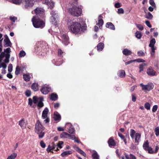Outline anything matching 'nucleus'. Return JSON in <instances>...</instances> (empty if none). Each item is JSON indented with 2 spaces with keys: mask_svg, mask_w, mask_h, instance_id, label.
Instances as JSON below:
<instances>
[{
  "mask_svg": "<svg viewBox=\"0 0 159 159\" xmlns=\"http://www.w3.org/2000/svg\"><path fill=\"white\" fill-rule=\"evenodd\" d=\"M33 26L35 28H43L45 25V22L38 16H34L32 19Z\"/></svg>",
  "mask_w": 159,
  "mask_h": 159,
  "instance_id": "nucleus-1",
  "label": "nucleus"
},
{
  "mask_svg": "<svg viewBox=\"0 0 159 159\" xmlns=\"http://www.w3.org/2000/svg\"><path fill=\"white\" fill-rule=\"evenodd\" d=\"M69 11L71 15L77 17L80 16L82 12L81 8L75 5H74L71 8H69Z\"/></svg>",
  "mask_w": 159,
  "mask_h": 159,
  "instance_id": "nucleus-2",
  "label": "nucleus"
},
{
  "mask_svg": "<svg viewBox=\"0 0 159 159\" xmlns=\"http://www.w3.org/2000/svg\"><path fill=\"white\" fill-rule=\"evenodd\" d=\"M69 30L73 33L77 34L79 32L81 28V24L77 22H72L68 27Z\"/></svg>",
  "mask_w": 159,
  "mask_h": 159,
  "instance_id": "nucleus-3",
  "label": "nucleus"
},
{
  "mask_svg": "<svg viewBox=\"0 0 159 159\" xmlns=\"http://www.w3.org/2000/svg\"><path fill=\"white\" fill-rule=\"evenodd\" d=\"M63 54V52L61 49H58V56L61 58L58 59H54L52 60V62L54 65L56 66H59L61 65L62 63V59L61 57H62V54Z\"/></svg>",
  "mask_w": 159,
  "mask_h": 159,
  "instance_id": "nucleus-4",
  "label": "nucleus"
},
{
  "mask_svg": "<svg viewBox=\"0 0 159 159\" xmlns=\"http://www.w3.org/2000/svg\"><path fill=\"white\" fill-rule=\"evenodd\" d=\"M32 13L33 14H34L37 15L36 16H39L40 17L43 18L45 15L44 10L42 8L37 7L34 11H32Z\"/></svg>",
  "mask_w": 159,
  "mask_h": 159,
  "instance_id": "nucleus-5",
  "label": "nucleus"
},
{
  "mask_svg": "<svg viewBox=\"0 0 159 159\" xmlns=\"http://www.w3.org/2000/svg\"><path fill=\"white\" fill-rule=\"evenodd\" d=\"M140 85L142 87L143 90H146L148 91L152 89L154 87L153 84L152 83H149L146 85H144L143 83L140 84Z\"/></svg>",
  "mask_w": 159,
  "mask_h": 159,
  "instance_id": "nucleus-6",
  "label": "nucleus"
},
{
  "mask_svg": "<svg viewBox=\"0 0 159 159\" xmlns=\"http://www.w3.org/2000/svg\"><path fill=\"white\" fill-rule=\"evenodd\" d=\"M4 52L6 53L5 58L4 60V62L5 64H7L9 62V58H10V53L11 52V49L10 48H8L6 49H4Z\"/></svg>",
  "mask_w": 159,
  "mask_h": 159,
  "instance_id": "nucleus-7",
  "label": "nucleus"
},
{
  "mask_svg": "<svg viewBox=\"0 0 159 159\" xmlns=\"http://www.w3.org/2000/svg\"><path fill=\"white\" fill-rule=\"evenodd\" d=\"M45 128L43 126L39 120H38L35 124V131L36 133H38L39 131H43Z\"/></svg>",
  "mask_w": 159,
  "mask_h": 159,
  "instance_id": "nucleus-8",
  "label": "nucleus"
},
{
  "mask_svg": "<svg viewBox=\"0 0 159 159\" xmlns=\"http://www.w3.org/2000/svg\"><path fill=\"white\" fill-rule=\"evenodd\" d=\"M51 90V87L48 85H44L40 89V91L41 93L44 94L46 95Z\"/></svg>",
  "mask_w": 159,
  "mask_h": 159,
  "instance_id": "nucleus-9",
  "label": "nucleus"
},
{
  "mask_svg": "<svg viewBox=\"0 0 159 159\" xmlns=\"http://www.w3.org/2000/svg\"><path fill=\"white\" fill-rule=\"evenodd\" d=\"M34 0H25L24 4L25 7L28 9L33 6L34 4Z\"/></svg>",
  "mask_w": 159,
  "mask_h": 159,
  "instance_id": "nucleus-10",
  "label": "nucleus"
},
{
  "mask_svg": "<svg viewBox=\"0 0 159 159\" xmlns=\"http://www.w3.org/2000/svg\"><path fill=\"white\" fill-rule=\"evenodd\" d=\"M66 127L68 130L69 133L70 134H73L75 130L72 124L70 123L66 124Z\"/></svg>",
  "mask_w": 159,
  "mask_h": 159,
  "instance_id": "nucleus-11",
  "label": "nucleus"
},
{
  "mask_svg": "<svg viewBox=\"0 0 159 159\" xmlns=\"http://www.w3.org/2000/svg\"><path fill=\"white\" fill-rule=\"evenodd\" d=\"M147 73L148 75L153 76L156 75V72L151 67H150L147 70Z\"/></svg>",
  "mask_w": 159,
  "mask_h": 159,
  "instance_id": "nucleus-12",
  "label": "nucleus"
},
{
  "mask_svg": "<svg viewBox=\"0 0 159 159\" xmlns=\"http://www.w3.org/2000/svg\"><path fill=\"white\" fill-rule=\"evenodd\" d=\"M141 134L139 133H137L135 134V136H134V139L135 143L138 144L139 143L141 140Z\"/></svg>",
  "mask_w": 159,
  "mask_h": 159,
  "instance_id": "nucleus-13",
  "label": "nucleus"
},
{
  "mask_svg": "<svg viewBox=\"0 0 159 159\" xmlns=\"http://www.w3.org/2000/svg\"><path fill=\"white\" fill-rule=\"evenodd\" d=\"M73 148L80 153L83 155L85 157H86V155L85 152L80 148H79L77 145H73Z\"/></svg>",
  "mask_w": 159,
  "mask_h": 159,
  "instance_id": "nucleus-14",
  "label": "nucleus"
},
{
  "mask_svg": "<svg viewBox=\"0 0 159 159\" xmlns=\"http://www.w3.org/2000/svg\"><path fill=\"white\" fill-rule=\"evenodd\" d=\"M108 143L109 146L110 147H115L116 145V143L115 140L113 139L112 137H110L108 141Z\"/></svg>",
  "mask_w": 159,
  "mask_h": 159,
  "instance_id": "nucleus-15",
  "label": "nucleus"
},
{
  "mask_svg": "<svg viewBox=\"0 0 159 159\" xmlns=\"http://www.w3.org/2000/svg\"><path fill=\"white\" fill-rule=\"evenodd\" d=\"M49 111L48 108L46 107L43 110L42 113V118L43 119H45L46 118L48 117V114Z\"/></svg>",
  "mask_w": 159,
  "mask_h": 159,
  "instance_id": "nucleus-16",
  "label": "nucleus"
},
{
  "mask_svg": "<svg viewBox=\"0 0 159 159\" xmlns=\"http://www.w3.org/2000/svg\"><path fill=\"white\" fill-rule=\"evenodd\" d=\"M125 156L126 159H136V157L135 156L132 154L128 155L126 153H125ZM121 158L122 159H125V157L124 156H122L121 157Z\"/></svg>",
  "mask_w": 159,
  "mask_h": 159,
  "instance_id": "nucleus-17",
  "label": "nucleus"
},
{
  "mask_svg": "<svg viewBox=\"0 0 159 159\" xmlns=\"http://www.w3.org/2000/svg\"><path fill=\"white\" fill-rule=\"evenodd\" d=\"M53 118L55 121H57L59 122L61 120V116L58 112H54V113Z\"/></svg>",
  "mask_w": 159,
  "mask_h": 159,
  "instance_id": "nucleus-18",
  "label": "nucleus"
},
{
  "mask_svg": "<svg viewBox=\"0 0 159 159\" xmlns=\"http://www.w3.org/2000/svg\"><path fill=\"white\" fill-rule=\"evenodd\" d=\"M7 67V65L4 63H2L0 64V68H2V73L5 74L6 73V70H5Z\"/></svg>",
  "mask_w": 159,
  "mask_h": 159,
  "instance_id": "nucleus-19",
  "label": "nucleus"
},
{
  "mask_svg": "<svg viewBox=\"0 0 159 159\" xmlns=\"http://www.w3.org/2000/svg\"><path fill=\"white\" fill-rule=\"evenodd\" d=\"M58 95L57 93H53L51 94L50 95V98L52 101H56L58 99Z\"/></svg>",
  "mask_w": 159,
  "mask_h": 159,
  "instance_id": "nucleus-20",
  "label": "nucleus"
},
{
  "mask_svg": "<svg viewBox=\"0 0 159 159\" xmlns=\"http://www.w3.org/2000/svg\"><path fill=\"white\" fill-rule=\"evenodd\" d=\"M45 3L48 5L49 8L52 9L54 7V3L52 0L50 1L49 2H48V0L45 1Z\"/></svg>",
  "mask_w": 159,
  "mask_h": 159,
  "instance_id": "nucleus-21",
  "label": "nucleus"
},
{
  "mask_svg": "<svg viewBox=\"0 0 159 159\" xmlns=\"http://www.w3.org/2000/svg\"><path fill=\"white\" fill-rule=\"evenodd\" d=\"M106 26L107 28L112 30H114L115 29V26L111 22H107L106 24Z\"/></svg>",
  "mask_w": 159,
  "mask_h": 159,
  "instance_id": "nucleus-22",
  "label": "nucleus"
},
{
  "mask_svg": "<svg viewBox=\"0 0 159 159\" xmlns=\"http://www.w3.org/2000/svg\"><path fill=\"white\" fill-rule=\"evenodd\" d=\"M122 53L124 55L126 56L130 55L132 53L131 51L127 48L124 49L122 51Z\"/></svg>",
  "mask_w": 159,
  "mask_h": 159,
  "instance_id": "nucleus-23",
  "label": "nucleus"
},
{
  "mask_svg": "<svg viewBox=\"0 0 159 159\" xmlns=\"http://www.w3.org/2000/svg\"><path fill=\"white\" fill-rule=\"evenodd\" d=\"M102 17V16L101 15H100L98 17L99 20L98 22L96 24L97 25L99 26V27L101 26H102L104 23L103 20L101 18Z\"/></svg>",
  "mask_w": 159,
  "mask_h": 159,
  "instance_id": "nucleus-24",
  "label": "nucleus"
},
{
  "mask_svg": "<svg viewBox=\"0 0 159 159\" xmlns=\"http://www.w3.org/2000/svg\"><path fill=\"white\" fill-rule=\"evenodd\" d=\"M104 48V44L103 43H99L97 46V49L98 51H102Z\"/></svg>",
  "mask_w": 159,
  "mask_h": 159,
  "instance_id": "nucleus-25",
  "label": "nucleus"
},
{
  "mask_svg": "<svg viewBox=\"0 0 159 159\" xmlns=\"http://www.w3.org/2000/svg\"><path fill=\"white\" fill-rule=\"evenodd\" d=\"M118 75L120 78H124L125 75V73L123 70H120L119 71L118 73Z\"/></svg>",
  "mask_w": 159,
  "mask_h": 159,
  "instance_id": "nucleus-26",
  "label": "nucleus"
},
{
  "mask_svg": "<svg viewBox=\"0 0 159 159\" xmlns=\"http://www.w3.org/2000/svg\"><path fill=\"white\" fill-rule=\"evenodd\" d=\"M32 89L34 91H37L38 90V83H34L31 86Z\"/></svg>",
  "mask_w": 159,
  "mask_h": 159,
  "instance_id": "nucleus-27",
  "label": "nucleus"
},
{
  "mask_svg": "<svg viewBox=\"0 0 159 159\" xmlns=\"http://www.w3.org/2000/svg\"><path fill=\"white\" fill-rule=\"evenodd\" d=\"M92 154L93 159H99V156L97 152L94 150Z\"/></svg>",
  "mask_w": 159,
  "mask_h": 159,
  "instance_id": "nucleus-28",
  "label": "nucleus"
},
{
  "mask_svg": "<svg viewBox=\"0 0 159 159\" xmlns=\"http://www.w3.org/2000/svg\"><path fill=\"white\" fill-rule=\"evenodd\" d=\"M143 149L146 151H147L148 148L150 147L149 146V143L148 140H146L144 142L143 144Z\"/></svg>",
  "mask_w": 159,
  "mask_h": 159,
  "instance_id": "nucleus-29",
  "label": "nucleus"
},
{
  "mask_svg": "<svg viewBox=\"0 0 159 159\" xmlns=\"http://www.w3.org/2000/svg\"><path fill=\"white\" fill-rule=\"evenodd\" d=\"M72 153V152L71 151H65L62 152L61 154V155L62 157H64L68 155L71 154Z\"/></svg>",
  "mask_w": 159,
  "mask_h": 159,
  "instance_id": "nucleus-30",
  "label": "nucleus"
},
{
  "mask_svg": "<svg viewBox=\"0 0 159 159\" xmlns=\"http://www.w3.org/2000/svg\"><path fill=\"white\" fill-rule=\"evenodd\" d=\"M12 43L10 40H4V46L5 47H11Z\"/></svg>",
  "mask_w": 159,
  "mask_h": 159,
  "instance_id": "nucleus-31",
  "label": "nucleus"
},
{
  "mask_svg": "<svg viewBox=\"0 0 159 159\" xmlns=\"http://www.w3.org/2000/svg\"><path fill=\"white\" fill-rule=\"evenodd\" d=\"M69 134L66 132H63L61 134L60 137L61 138H69Z\"/></svg>",
  "mask_w": 159,
  "mask_h": 159,
  "instance_id": "nucleus-32",
  "label": "nucleus"
},
{
  "mask_svg": "<svg viewBox=\"0 0 159 159\" xmlns=\"http://www.w3.org/2000/svg\"><path fill=\"white\" fill-rule=\"evenodd\" d=\"M6 53L5 52H2L0 54V64L4 63L2 62V59L6 56Z\"/></svg>",
  "mask_w": 159,
  "mask_h": 159,
  "instance_id": "nucleus-33",
  "label": "nucleus"
},
{
  "mask_svg": "<svg viewBox=\"0 0 159 159\" xmlns=\"http://www.w3.org/2000/svg\"><path fill=\"white\" fill-rule=\"evenodd\" d=\"M38 133H36L38 134L39 138V139L42 138L44 136L45 133L43 132V131H39Z\"/></svg>",
  "mask_w": 159,
  "mask_h": 159,
  "instance_id": "nucleus-34",
  "label": "nucleus"
},
{
  "mask_svg": "<svg viewBox=\"0 0 159 159\" xmlns=\"http://www.w3.org/2000/svg\"><path fill=\"white\" fill-rule=\"evenodd\" d=\"M147 65V64L145 63H143L140 64L139 66V72L140 73L143 70V67Z\"/></svg>",
  "mask_w": 159,
  "mask_h": 159,
  "instance_id": "nucleus-35",
  "label": "nucleus"
},
{
  "mask_svg": "<svg viewBox=\"0 0 159 159\" xmlns=\"http://www.w3.org/2000/svg\"><path fill=\"white\" fill-rule=\"evenodd\" d=\"M20 70H22L21 69V68L19 66H17L16 68V70L15 72L16 75H18L20 74Z\"/></svg>",
  "mask_w": 159,
  "mask_h": 159,
  "instance_id": "nucleus-36",
  "label": "nucleus"
},
{
  "mask_svg": "<svg viewBox=\"0 0 159 159\" xmlns=\"http://www.w3.org/2000/svg\"><path fill=\"white\" fill-rule=\"evenodd\" d=\"M17 154L16 153H13L10 155L8 156L7 159H14L16 157Z\"/></svg>",
  "mask_w": 159,
  "mask_h": 159,
  "instance_id": "nucleus-37",
  "label": "nucleus"
},
{
  "mask_svg": "<svg viewBox=\"0 0 159 159\" xmlns=\"http://www.w3.org/2000/svg\"><path fill=\"white\" fill-rule=\"evenodd\" d=\"M23 79L24 80L26 81H28L30 80V77L29 75L28 74H24L23 75Z\"/></svg>",
  "mask_w": 159,
  "mask_h": 159,
  "instance_id": "nucleus-38",
  "label": "nucleus"
},
{
  "mask_svg": "<svg viewBox=\"0 0 159 159\" xmlns=\"http://www.w3.org/2000/svg\"><path fill=\"white\" fill-rule=\"evenodd\" d=\"M135 35L137 38L140 39L142 37V34L141 32L139 31H137L135 33Z\"/></svg>",
  "mask_w": 159,
  "mask_h": 159,
  "instance_id": "nucleus-39",
  "label": "nucleus"
},
{
  "mask_svg": "<svg viewBox=\"0 0 159 159\" xmlns=\"http://www.w3.org/2000/svg\"><path fill=\"white\" fill-rule=\"evenodd\" d=\"M52 145L51 146V147L52 150H54L56 151H57L59 150L57 147V145L55 144L54 143H52Z\"/></svg>",
  "mask_w": 159,
  "mask_h": 159,
  "instance_id": "nucleus-40",
  "label": "nucleus"
},
{
  "mask_svg": "<svg viewBox=\"0 0 159 159\" xmlns=\"http://www.w3.org/2000/svg\"><path fill=\"white\" fill-rule=\"evenodd\" d=\"M135 131L133 129H131L130 135L131 138L133 139L134 138V135L136 134Z\"/></svg>",
  "mask_w": 159,
  "mask_h": 159,
  "instance_id": "nucleus-41",
  "label": "nucleus"
},
{
  "mask_svg": "<svg viewBox=\"0 0 159 159\" xmlns=\"http://www.w3.org/2000/svg\"><path fill=\"white\" fill-rule=\"evenodd\" d=\"M151 56L152 57L154 55L155 52V50L156 49V47L153 46L151 47Z\"/></svg>",
  "mask_w": 159,
  "mask_h": 159,
  "instance_id": "nucleus-42",
  "label": "nucleus"
},
{
  "mask_svg": "<svg viewBox=\"0 0 159 159\" xmlns=\"http://www.w3.org/2000/svg\"><path fill=\"white\" fill-rule=\"evenodd\" d=\"M145 17L148 19L152 20V19L153 16L150 12H148V14L145 16Z\"/></svg>",
  "mask_w": 159,
  "mask_h": 159,
  "instance_id": "nucleus-43",
  "label": "nucleus"
},
{
  "mask_svg": "<svg viewBox=\"0 0 159 159\" xmlns=\"http://www.w3.org/2000/svg\"><path fill=\"white\" fill-rule=\"evenodd\" d=\"M25 55V52L23 50H21L20 52L19 53V57H23Z\"/></svg>",
  "mask_w": 159,
  "mask_h": 159,
  "instance_id": "nucleus-44",
  "label": "nucleus"
},
{
  "mask_svg": "<svg viewBox=\"0 0 159 159\" xmlns=\"http://www.w3.org/2000/svg\"><path fill=\"white\" fill-rule=\"evenodd\" d=\"M19 125L22 128L25 127V122L23 120H22L19 121Z\"/></svg>",
  "mask_w": 159,
  "mask_h": 159,
  "instance_id": "nucleus-45",
  "label": "nucleus"
},
{
  "mask_svg": "<svg viewBox=\"0 0 159 159\" xmlns=\"http://www.w3.org/2000/svg\"><path fill=\"white\" fill-rule=\"evenodd\" d=\"M61 38L63 40H69V38L66 34H63L61 36Z\"/></svg>",
  "mask_w": 159,
  "mask_h": 159,
  "instance_id": "nucleus-46",
  "label": "nucleus"
},
{
  "mask_svg": "<svg viewBox=\"0 0 159 159\" xmlns=\"http://www.w3.org/2000/svg\"><path fill=\"white\" fill-rule=\"evenodd\" d=\"M13 3L16 4H19L21 3L22 0H12Z\"/></svg>",
  "mask_w": 159,
  "mask_h": 159,
  "instance_id": "nucleus-47",
  "label": "nucleus"
},
{
  "mask_svg": "<svg viewBox=\"0 0 159 159\" xmlns=\"http://www.w3.org/2000/svg\"><path fill=\"white\" fill-rule=\"evenodd\" d=\"M134 62H145V61L141 58H138L136 59H134Z\"/></svg>",
  "mask_w": 159,
  "mask_h": 159,
  "instance_id": "nucleus-48",
  "label": "nucleus"
},
{
  "mask_svg": "<svg viewBox=\"0 0 159 159\" xmlns=\"http://www.w3.org/2000/svg\"><path fill=\"white\" fill-rule=\"evenodd\" d=\"M156 43V40H150L149 45V47H151L154 46V44Z\"/></svg>",
  "mask_w": 159,
  "mask_h": 159,
  "instance_id": "nucleus-49",
  "label": "nucleus"
},
{
  "mask_svg": "<svg viewBox=\"0 0 159 159\" xmlns=\"http://www.w3.org/2000/svg\"><path fill=\"white\" fill-rule=\"evenodd\" d=\"M148 151V152L150 154H153L154 153V151H153V149L151 147H150L147 150Z\"/></svg>",
  "mask_w": 159,
  "mask_h": 159,
  "instance_id": "nucleus-50",
  "label": "nucleus"
},
{
  "mask_svg": "<svg viewBox=\"0 0 159 159\" xmlns=\"http://www.w3.org/2000/svg\"><path fill=\"white\" fill-rule=\"evenodd\" d=\"M13 66L12 64H10L8 67V70L9 72H11L12 70Z\"/></svg>",
  "mask_w": 159,
  "mask_h": 159,
  "instance_id": "nucleus-51",
  "label": "nucleus"
},
{
  "mask_svg": "<svg viewBox=\"0 0 159 159\" xmlns=\"http://www.w3.org/2000/svg\"><path fill=\"white\" fill-rule=\"evenodd\" d=\"M137 27L139 29V30H142L143 29V27L141 24H137L136 25Z\"/></svg>",
  "mask_w": 159,
  "mask_h": 159,
  "instance_id": "nucleus-52",
  "label": "nucleus"
},
{
  "mask_svg": "<svg viewBox=\"0 0 159 159\" xmlns=\"http://www.w3.org/2000/svg\"><path fill=\"white\" fill-rule=\"evenodd\" d=\"M144 107L145 108H146L147 110H149L150 108V106L149 103L148 102H146L145 103L144 105Z\"/></svg>",
  "mask_w": 159,
  "mask_h": 159,
  "instance_id": "nucleus-53",
  "label": "nucleus"
},
{
  "mask_svg": "<svg viewBox=\"0 0 159 159\" xmlns=\"http://www.w3.org/2000/svg\"><path fill=\"white\" fill-rule=\"evenodd\" d=\"M63 143V142L62 141H59L58 142V144H57V147L59 148H61L62 147L61 146L62 144Z\"/></svg>",
  "mask_w": 159,
  "mask_h": 159,
  "instance_id": "nucleus-54",
  "label": "nucleus"
},
{
  "mask_svg": "<svg viewBox=\"0 0 159 159\" xmlns=\"http://www.w3.org/2000/svg\"><path fill=\"white\" fill-rule=\"evenodd\" d=\"M117 13L119 14H123L124 13V10L122 8H120L118 9Z\"/></svg>",
  "mask_w": 159,
  "mask_h": 159,
  "instance_id": "nucleus-55",
  "label": "nucleus"
},
{
  "mask_svg": "<svg viewBox=\"0 0 159 159\" xmlns=\"http://www.w3.org/2000/svg\"><path fill=\"white\" fill-rule=\"evenodd\" d=\"M33 102L34 104H36L37 103V102L38 101V98L37 97H36L35 96L33 97Z\"/></svg>",
  "mask_w": 159,
  "mask_h": 159,
  "instance_id": "nucleus-56",
  "label": "nucleus"
},
{
  "mask_svg": "<svg viewBox=\"0 0 159 159\" xmlns=\"http://www.w3.org/2000/svg\"><path fill=\"white\" fill-rule=\"evenodd\" d=\"M155 131L156 136H158L159 135V128L158 127H156L155 129Z\"/></svg>",
  "mask_w": 159,
  "mask_h": 159,
  "instance_id": "nucleus-57",
  "label": "nucleus"
},
{
  "mask_svg": "<svg viewBox=\"0 0 159 159\" xmlns=\"http://www.w3.org/2000/svg\"><path fill=\"white\" fill-rule=\"evenodd\" d=\"M137 54L139 56H143L144 55V52L142 51H138Z\"/></svg>",
  "mask_w": 159,
  "mask_h": 159,
  "instance_id": "nucleus-58",
  "label": "nucleus"
},
{
  "mask_svg": "<svg viewBox=\"0 0 159 159\" xmlns=\"http://www.w3.org/2000/svg\"><path fill=\"white\" fill-rule=\"evenodd\" d=\"M58 16H51V22H54L56 21V18H57Z\"/></svg>",
  "mask_w": 159,
  "mask_h": 159,
  "instance_id": "nucleus-59",
  "label": "nucleus"
},
{
  "mask_svg": "<svg viewBox=\"0 0 159 159\" xmlns=\"http://www.w3.org/2000/svg\"><path fill=\"white\" fill-rule=\"evenodd\" d=\"M52 149L51 148V146L50 145H49L48 146L47 148V151L48 152H51L53 153L52 151Z\"/></svg>",
  "mask_w": 159,
  "mask_h": 159,
  "instance_id": "nucleus-60",
  "label": "nucleus"
},
{
  "mask_svg": "<svg viewBox=\"0 0 159 159\" xmlns=\"http://www.w3.org/2000/svg\"><path fill=\"white\" fill-rule=\"evenodd\" d=\"M51 14L52 16H58V14L55 11H52L51 12Z\"/></svg>",
  "mask_w": 159,
  "mask_h": 159,
  "instance_id": "nucleus-61",
  "label": "nucleus"
},
{
  "mask_svg": "<svg viewBox=\"0 0 159 159\" xmlns=\"http://www.w3.org/2000/svg\"><path fill=\"white\" fill-rule=\"evenodd\" d=\"M20 66V67L21 68V69L22 70H24V69L26 68V66L25 65V64L24 63H23L21 64L20 65V66Z\"/></svg>",
  "mask_w": 159,
  "mask_h": 159,
  "instance_id": "nucleus-62",
  "label": "nucleus"
},
{
  "mask_svg": "<svg viewBox=\"0 0 159 159\" xmlns=\"http://www.w3.org/2000/svg\"><path fill=\"white\" fill-rule=\"evenodd\" d=\"M149 3L152 7H156V5L154 2V0H149Z\"/></svg>",
  "mask_w": 159,
  "mask_h": 159,
  "instance_id": "nucleus-63",
  "label": "nucleus"
},
{
  "mask_svg": "<svg viewBox=\"0 0 159 159\" xmlns=\"http://www.w3.org/2000/svg\"><path fill=\"white\" fill-rule=\"evenodd\" d=\"M44 120L43 121V123L44 124H46L48 123L50 121V119L48 117L46 118L45 119H44Z\"/></svg>",
  "mask_w": 159,
  "mask_h": 159,
  "instance_id": "nucleus-64",
  "label": "nucleus"
}]
</instances>
